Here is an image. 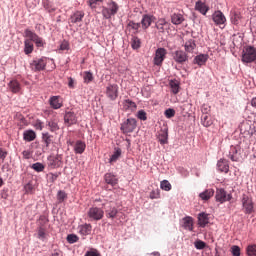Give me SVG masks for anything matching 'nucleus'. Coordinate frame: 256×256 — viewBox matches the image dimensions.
Segmentation results:
<instances>
[{
    "mask_svg": "<svg viewBox=\"0 0 256 256\" xmlns=\"http://www.w3.org/2000/svg\"><path fill=\"white\" fill-rule=\"evenodd\" d=\"M104 181L107 185H111V187H115L119 184V178L113 172H107L104 175Z\"/></svg>",
    "mask_w": 256,
    "mask_h": 256,
    "instance_id": "f3484780",
    "label": "nucleus"
},
{
    "mask_svg": "<svg viewBox=\"0 0 256 256\" xmlns=\"http://www.w3.org/2000/svg\"><path fill=\"white\" fill-rule=\"evenodd\" d=\"M121 154H122L121 148L119 147L114 148V152L109 158L108 163H110V165H113V163H117V161H119V158L121 157Z\"/></svg>",
    "mask_w": 256,
    "mask_h": 256,
    "instance_id": "e433bc0d",
    "label": "nucleus"
},
{
    "mask_svg": "<svg viewBox=\"0 0 256 256\" xmlns=\"http://www.w3.org/2000/svg\"><path fill=\"white\" fill-rule=\"evenodd\" d=\"M48 177H49L50 183H55V181H57V179H59V177H61V172L49 173Z\"/></svg>",
    "mask_w": 256,
    "mask_h": 256,
    "instance_id": "4d7b16f0",
    "label": "nucleus"
},
{
    "mask_svg": "<svg viewBox=\"0 0 256 256\" xmlns=\"http://www.w3.org/2000/svg\"><path fill=\"white\" fill-rule=\"evenodd\" d=\"M172 57L175 63H178V65H184L186 61H189V56L187 55V52L183 50H176L175 52H173Z\"/></svg>",
    "mask_w": 256,
    "mask_h": 256,
    "instance_id": "ddd939ff",
    "label": "nucleus"
},
{
    "mask_svg": "<svg viewBox=\"0 0 256 256\" xmlns=\"http://www.w3.org/2000/svg\"><path fill=\"white\" fill-rule=\"evenodd\" d=\"M213 195H215V190L213 188H210L200 193L199 197L202 201H209V199H211Z\"/></svg>",
    "mask_w": 256,
    "mask_h": 256,
    "instance_id": "58836bf2",
    "label": "nucleus"
},
{
    "mask_svg": "<svg viewBox=\"0 0 256 256\" xmlns=\"http://www.w3.org/2000/svg\"><path fill=\"white\" fill-rule=\"evenodd\" d=\"M48 103L51 109H61L63 107V98L61 96H51Z\"/></svg>",
    "mask_w": 256,
    "mask_h": 256,
    "instance_id": "dca6fc26",
    "label": "nucleus"
},
{
    "mask_svg": "<svg viewBox=\"0 0 256 256\" xmlns=\"http://www.w3.org/2000/svg\"><path fill=\"white\" fill-rule=\"evenodd\" d=\"M227 191L224 188H217L215 199L217 203H227Z\"/></svg>",
    "mask_w": 256,
    "mask_h": 256,
    "instance_id": "412c9836",
    "label": "nucleus"
},
{
    "mask_svg": "<svg viewBox=\"0 0 256 256\" xmlns=\"http://www.w3.org/2000/svg\"><path fill=\"white\" fill-rule=\"evenodd\" d=\"M118 11H119V5L117 4V2L111 1L110 3H108V8L107 7L102 8V15L104 19H111L113 15H117Z\"/></svg>",
    "mask_w": 256,
    "mask_h": 256,
    "instance_id": "6e6552de",
    "label": "nucleus"
},
{
    "mask_svg": "<svg viewBox=\"0 0 256 256\" xmlns=\"http://www.w3.org/2000/svg\"><path fill=\"white\" fill-rule=\"evenodd\" d=\"M37 139V133L33 129H28L23 132V140L27 143L35 141Z\"/></svg>",
    "mask_w": 256,
    "mask_h": 256,
    "instance_id": "7c9ffc66",
    "label": "nucleus"
},
{
    "mask_svg": "<svg viewBox=\"0 0 256 256\" xmlns=\"http://www.w3.org/2000/svg\"><path fill=\"white\" fill-rule=\"evenodd\" d=\"M83 79L84 83L89 85V83H93V79H95V77H93V73L91 71H85Z\"/></svg>",
    "mask_w": 256,
    "mask_h": 256,
    "instance_id": "8fccbe9b",
    "label": "nucleus"
},
{
    "mask_svg": "<svg viewBox=\"0 0 256 256\" xmlns=\"http://www.w3.org/2000/svg\"><path fill=\"white\" fill-rule=\"evenodd\" d=\"M209 61L208 54H199L194 57L193 63L194 65H198L199 67H203Z\"/></svg>",
    "mask_w": 256,
    "mask_h": 256,
    "instance_id": "bb28decb",
    "label": "nucleus"
},
{
    "mask_svg": "<svg viewBox=\"0 0 256 256\" xmlns=\"http://www.w3.org/2000/svg\"><path fill=\"white\" fill-rule=\"evenodd\" d=\"M130 45L133 51L141 49V38H138L136 34L131 35Z\"/></svg>",
    "mask_w": 256,
    "mask_h": 256,
    "instance_id": "c9c22d12",
    "label": "nucleus"
},
{
    "mask_svg": "<svg viewBox=\"0 0 256 256\" xmlns=\"http://www.w3.org/2000/svg\"><path fill=\"white\" fill-rule=\"evenodd\" d=\"M198 225L202 229H205L209 225V214L201 212L198 214Z\"/></svg>",
    "mask_w": 256,
    "mask_h": 256,
    "instance_id": "a878e982",
    "label": "nucleus"
},
{
    "mask_svg": "<svg viewBox=\"0 0 256 256\" xmlns=\"http://www.w3.org/2000/svg\"><path fill=\"white\" fill-rule=\"evenodd\" d=\"M241 12L233 11L230 13V21L232 25H239V21H241Z\"/></svg>",
    "mask_w": 256,
    "mask_h": 256,
    "instance_id": "79ce46f5",
    "label": "nucleus"
},
{
    "mask_svg": "<svg viewBox=\"0 0 256 256\" xmlns=\"http://www.w3.org/2000/svg\"><path fill=\"white\" fill-rule=\"evenodd\" d=\"M49 224V217L45 215H40L39 219L36 221V233L37 239L40 241H47L49 237V232L47 231V225Z\"/></svg>",
    "mask_w": 256,
    "mask_h": 256,
    "instance_id": "f257e3e1",
    "label": "nucleus"
},
{
    "mask_svg": "<svg viewBox=\"0 0 256 256\" xmlns=\"http://www.w3.org/2000/svg\"><path fill=\"white\" fill-rule=\"evenodd\" d=\"M75 85H77V81L73 79V77H68V87L69 89H75Z\"/></svg>",
    "mask_w": 256,
    "mask_h": 256,
    "instance_id": "774afa93",
    "label": "nucleus"
},
{
    "mask_svg": "<svg viewBox=\"0 0 256 256\" xmlns=\"http://www.w3.org/2000/svg\"><path fill=\"white\" fill-rule=\"evenodd\" d=\"M24 192L25 195H35V185H33L32 181L24 185Z\"/></svg>",
    "mask_w": 256,
    "mask_h": 256,
    "instance_id": "de8ad7c7",
    "label": "nucleus"
},
{
    "mask_svg": "<svg viewBox=\"0 0 256 256\" xmlns=\"http://www.w3.org/2000/svg\"><path fill=\"white\" fill-rule=\"evenodd\" d=\"M123 109H124V111L137 109V104L135 102H133V100H131V99H126L123 101Z\"/></svg>",
    "mask_w": 256,
    "mask_h": 256,
    "instance_id": "37998d69",
    "label": "nucleus"
},
{
    "mask_svg": "<svg viewBox=\"0 0 256 256\" xmlns=\"http://www.w3.org/2000/svg\"><path fill=\"white\" fill-rule=\"evenodd\" d=\"M8 88L10 89L11 93H14V94L21 93V83L17 79H12L8 83Z\"/></svg>",
    "mask_w": 256,
    "mask_h": 256,
    "instance_id": "c85d7f7f",
    "label": "nucleus"
},
{
    "mask_svg": "<svg viewBox=\"0 0 256 256\" xmlns=\"http://www.w3.org/2000/svg\"><path fill=\"white\" fill-rule=\"evenodd\" d=\"M66 240L67 243L73 245V243H77L79 241V236H77V234H68Z\"/></svg>",
    "mask_w": 256,
    "mask_h": 256,
    "instance_id": "603ef678",
    "label": "nucleus"
},
{
    "mask_svg": "<svg viewBox=\"0 0 256 256\" xmlns=\"http://www.w3.org/2000/svg\"><path fill=\"white\" fill-rule=\"evenodd\" d=\"M212 20L217 26L225 25V23H227V18L225 17V14L221 12V10L215 11L212 14Z\"/></svg>",
    "mask_w": 256,
    "mask_h": 256,
    "instance_id": "4468645a",
    "label": "nucleus"
},
{
    "mask_svg": "<svg viewBox=\"0 0 256 256\" xmlns=\"http://www.w3.org/2000/svg\"><path fill=\"white\" fill-rule=\"evenodd\" d=\"M160 188L162 189V191H171L172 186H171V183L168 182V180H163L160 183Z\"/></svg>",
    "mask_w": 256,
    "mask_h": 256,
    "instance_id": "6e6d98bb",
    "label": "nucleus"
},
{
    "mask_svg": "<svg viewBox=\"0 0 256 256\" xmlns=\"http://www.w3.org/2000/svg\"><path fill=\"white\" fill-rule=\"evenodd\" d=\"M183 21H185V17L183 16V14H179V13L172 14L171 23L173 25H181Z\"/></svg>",
    "mask_w": 256,
    "mask_h": 256,
    "instance_id": "ea45409f",
    "label": "nucleus"
},
{
    "mask_svg": "<svg viewBox=\"0 0 256 256\" xmlns=\"http://www.w3.org/2000/svg\"><path fill=\"white\" fill-rule=\"evenodd\" d=\"M230 251H231L233 256H241V247H239L237 245H233L230 248Z\"/></svg>",
    "mask_w": 256,
    "mask_h": 256,
    "instance_id": "680f3d73",
    "label": "nucleus"
},
{
    "mask_svg": "<svg viewBox=\"0 0 256 256\" xmlns=\"http://www.w3.org/2000/svg\"><path fill=\"white\" fill-rule=\"evenodd\" d=\"M47 165L49 169H59L63 167V155L51 154L47 157Z\"/></svg>",
    "mask_w": 256,
    "mask_h": 256,
    "instance_id": "0eeeda50",
    "label": "nucleus"
},
{
    "mask_svg": "<svg viewBox=\"0 0 256 256\" xmlns=\"http://www.w3.org/2000/svg\"><path fill=\"white\" fill-rule=\"evenodd\" d=\"M46 127H48V131H50L51 133H57V131L61 129L59 127V122L55 118L46 121Z\"/></svg>",
    "mask_w": 256,
    "mask_h": 256,
    "instance_id": "2f4dec72",
    "label": "nucleus"
},
{
    "mask_svg": "<svg viewBox=\"0 0 256 256\" xmlns=\"http://www.w3.org/2000/svg\"><path fill=\"white\" fill-rule=\"evenodd\" d=\"M93 231V226L91 224L85 223L78 226V233L82 235V237H87V235H91Z\"/></svg>",
    "mask_w": 256,
    "mask_h": 256,
    "instance_id": "4be33fe9",
    "label": "nucleus"
},
{
    "mask_svg": "<svg viewBox=\"0 0 256 256\" xmlns=\"http://www.w3.org/2000/svg\"><path fill=\"white\" fill-rule=\"evenodd\" d=\"M201 124L203 127H211L213 125V119L209 114H202L201 115Z\"/></svg>",
    "mask_w": 256,
    "mask_h": 256,
    "instance_id": "c03bdc74",
    "label": "nucleus"
},
{
    "mask_svg": "<svg viewBox=\"0 0 256 256\" xmlns=\"http://www.w3.org/2000/svg\"><path fill=\"white\" fill-rule=\"evenodd\" d=\"M227 158L232 160L233 162L238 163L241 160V146H230L229 152L227 154Z\"/></svg>",
    "mask_w": 256,
    "mask_h": 256,
    "instance_id": "f8f14e48",
    "label": "nucleus"
},
{
    "mask_svg": "<svg viewBox=\"0 0 256 256\" xmlns=\"http://www.w3.org/2000/svg\"><path fill=\"white\" fill-rule=\"evenodd\" d=\"M44 9H46L48 13H55L57 11V8L53 7V5H51L49 2L44 3Z\"/></svg>",
    "mask_w": 256,
    "mask_h": 256,
    "instance_id": "338daca9",
    "label": "nucleus"
},
{
    "mask_svg": "<svg viewBox=\"0 0 256 256\" xmlns=\"http://www.w3.org/2000/svg\"><path fill=\"white\" fill-rule=\"evenodd\" d=\"M165 25H167V20H165V18H160L156 22L155 27L159 33H165Z\"/></svg>",
    "mask_w": 256,
    "mask_h": 256,
    "instance_id": "a18cd8bd",
    "label": "nucleus"
},
{
    "mask_svg": "<svg viewBox=\"0 0 256 256\" xmlns=\"http://www.w3.org/2000/svg\"><path fill=\"white\" fill-rule=\"evenodd\" d=\"M24 37H26L27 39H32V43L37 49H39V51H43V49L47 47V41H45L43 37L39 36V34L35 33L29 28L24 30Z\"/></svg>",
    "mask_w": 256,
    "mask_h": 256,
    "instance_id": "7ed1b4c3",
    "label": "nucleus"
},
{
    "mask_svg": "<svg viewBox=\"0 0 256 256\" xmlns=\"http://www.w3.org/2000/svg\"><path fill=\"white\" fill-rule=\"evenodd\" d=\"M241 203L245 215H252V213H255V203H253V197L249 196L248 194H242Z\"/></svg>",
    "mask_w": 256,
    "mask_h": 256,
    "instance_id": "20e7f679",
    "label": "nucleus"
},
{
    "mask_svg": "<svg viewBox=\"0 0 256 256\" xmlns=\"http://www.w3.org/2000/svg\"><path fill=\"white\" fill-rule=\"evenodd\" d=\"M217 169L220 173H229V161L227 159L218 160Z\"/></svg>",
    "mask_w": 256,
    "mask_h": 256,
    "instance_id": "473e14b6",
    "label": "nucleus"
},
{
    "mask_svg": "<svg viewBox=\"0 0 256 256\" xmlns=\"http://www.w3.org/2000/svg\"><path fill=\"white\" fill-rule=\"evenodd\" d=\"M118 213H119V210L115 206H110L106 209L107 219H115V217H117Z\"/></svg>",
    "mask_w": 256,
    "mask_h": 256,
    "instance_id": "a19ab883",
    "label": "nucleus"
},
{
    "mask_svg": "<svg viewBox=\"0 0 256 256\" xmlns=\"http://www.w3.org/2000/svg\"><path fill=\"white\" fill-rule=\"evenodd\" d=\"M105 95L110 101H117V98L119 97V85L108 84Z\"/></svg>",
    "mask_w": 256,
    "mask_h": 256,
    "instance_id": "9d476101",
    "label": "nucleus"
},
{
    "mask_svg": "<svg viewBox=\"0 0 256 256\" xmlns=\"http://www.w3.org/2000/svg\"><path fill=\"white\" fill-rule=\"evenodd\" d=\"M140 28H141V23H137L133 20H129L126 25V33L127 31H129V33H131V31H134L132 35H137V33H139Z\"/></svg>",
    "mask_w": 256,
    "mask_h": 256,
    "instance_id": "b1692460",
    "label": "nucleus"
},
{
    "mask_svg": "<svg viewBox=\"0 0 256 256\" xmlns=\"http://www.w3.org/2000/svg\"><path fill=\"white\" fill-rule=\"evenodd\" d=\"M201 113L202 115H209L211 113V106L209 104H203L201 106Z\"/></svg>",
    "mask_w": 256,
    "mask_h": 256,
    "instance_id": "69168bd1",
    "label": "nucleus"
},
{
    "mask_svg": "<svg viewBox=\"0 0 256 256\" xmlns=\"http://www.w3.org/2000/svg\"><path fill=\"white\" fill-rule=\"evenodd\" d=\"M209 5L205 3L204 1L198 0L195 3V11H198L201 13V15H207L209 13Z\"/></svg>",
    "mask_w": 256,
    "mask_h": 256,
    "instance_id": "5701e85b",
    "label": "nucleus"
},
{
    "mask_svg": "<svg viewBox=\"0 0 256 256\" xmlns=\"http://www.w3.org/2000/svg\"><path fill=\"white\" fill-rule=\"evenodd\" d=\"M85 149H87V144H85L83 140H77L74 144V153L76 155H83V153H85Z\"/></svg>",
    "mask_w": 256,
    "mask_h": 256,
    "instance_id": "cd10ccee",
    "label": "nucleus"
},
{
    "mask_svg": "<svg viewBox=\"0 0 256 256\" xmlns=\"http://www.w3.org/2000/svg\"><path fill=\"white\" fill-rule=\"evenodd\" d=\"M169 87L171 89V93H173V95H177L181 90V82L177 79H172L169 81Z\"/></svg>",
    "mask_w": 256,
    "mask_h": 256,
    "instance_id": "f704fd0d",
    "label": "nucleus"
},
{
    "mask_svg": "<svg viewBox=\"0 0 256 256\" xmlns=\"http://www.w3.org/2000/svg\"><path fill=\"white\" fill-rule=\"evenodd\" d=\"M165 118L166 119H173L175 117V109L173 108H168L164 112Z\"/></svg>",
    "mask_w": 256,
    "mask_h": 256,
    "instance_id": "13d9d810",
    "label": "nucleus"
},
{
    "mask_svg": "<svg viewBox=\"0 0 256 256\" xmlns=\"http://www.w3.org/2000/svg\"><path fill=\"white\" fill-rule=\"evenodd\" d=\"M64 122L68 127L77 123V115L73 111H68L64 115Z\"/></svg>",
    "mask_w": 256,
    "mask_h": 256,
    "instance_id": "aec40b11",
    "label": "nucleus"
},
{
    "mask_svg": "<svg viewBox=\"0 0 256 256\" xmlns=\"http://www.w3.org/2000/svg\"><path fill=\"white\" fill-rule=\"evenodd\" d=\"M153 21H155V17L153 15L144 14V15H142L140 25L142 26V29L144 31H147V29H149L151 27Z\"/></svg>",
    "mask_w": 256,
    "mask_h": 256,
    "instance_id": "2eb2a0df",
    "label": "nucleus"
},
{
    "mask_svg": "<svg viewBox=\"0 0 256 256\" xmlns=\"http://www.w3.org/2000/svg\"><path fill=\"white\" fill-rule=\"evenodd\" d=\"M69 49H71V44L64 39L60 44V51H69Z\"/></svg>",
    "mask_w": 256,
    "mask_h": 256,
    "instance_id": "052dcab7",
    "label": "nucleus"
},
{
    "mask_svg": "<svg viewBox=\"0 0 256 256\" xmlns=\"http://www.w3.org/2000/svg\"><path fill=\"white\" fill-rule=\"evenodd\" d=\"M137 129V119L135 118H127L120 124V131L123 135H127L129 133H133Z\"/></svg>",
    "mask_w": 256,
    "mask_h": 256,
    "instance_id": "39448f33",
    "label": "nucleus"
},
{
    "mask_svg": "<svg viewBox=\"0 0 256 256\" xmlns=\"http://www.w3.org/2000/svg\"><path fill=\"white\" fill-rule=\"evenodd\" d=\"M42 143L44 145V149H49V147L53 145V135H51L49 132H43Z\"/></svg>",
    "mask_w": 256,
    "mask_h": 256,
    "instance_id": "c756f323",
    "label": "nucleus"
},
{
    "mask_svg": "<svg viewBox=\"0 0 256 256\" xmlns=\"http://www.w3.org/2000/svg\"><path fill=\"white\" fill-rule=\"evenodd\" d=\"M136 117L140 121H147V112H145V110H139L136 114Z\"/></svg>",
    "mask_w": 256,
    "mask_h": 256,
    "instance_id": "bf43d9fd",
    "label": "nucleus"
},
{
    "mask_svg": "<svg viewBox=\"0 0 256 256\" xmlns=\"http://www.w3.org/2000/svg\"><path fill=\"white\" fill-rule=\"evenodd\" d=\"M35 51V44L33 43L32 38H27L24 40V53L26 55H31Z\"/></svg>",
    "mask_w": 256,
    "mask_h": 256,
    "instance_id": "393cba45",
    "label": "nucleus"
},
{
    "mask_svg": "<svg viewBox=\"0 0 256 256\" xmlns=\"http://www.w3.org/2000/svg\"><path fill=\"white\" fill-rule=\"evenodd\" d=\"M33 127L34 129H36V131H43L44 127H45V123H43V121L36 119L33 122Z\"/></svg>",
    "mask_w": 256,
    "mask_h": 256,
    "instance_id": "5fc2aeb1",
    "label": "nucleus"
},
{
    "mask_svg": "<svg viewBox=\"0 0 256 256\" xmlns=\"http://www.w3.org/2000/svg\"><path fill=\"white\" fill-rule=\"evenodd\" d=\"M31 169L36 171V173H43L45 171V165L41 162H36L31 165Z\"/></svg>",
    "mask_w": 256,
    "mask_h": 256,
    "instance_id": "09e8293b",
    "label": "nucleus"
},
{
    "mask_svg": "<svg viewBox=\"0 0 256 256\" xmlns=\"http://www.w3.org/2000/svg\"><path fill=\"white\" fill-rule=\"evenodd\" d=\"M242 63H255L256 61V48L255 46H246L242 51Z\"/></svg>",
    "mask_w": 256,
    "mask_h": 256,
    "instance_id": "423d86ee",
    "label": "nucleus"
},
{
    "mask_svg": "<svg viewBox=\"0 0 256 256\" xmlns=\"http://www.w3.org/2000/svg\"><path fill=\"white\" fill-rule=\"evenodd\" d=\"M150 199H161V190H152L150 192Z\"/></svg>",
    "mask_w": 256,
    "mask_h": 256,
    "instance_id": "e2e57ef3",
    "label": "nucleus"
},
{
    "mask_svg": "<svg viewBox=\"0 0 256 256\" xmlns=\"http://www.w3.org/2000/svg\"><path fill=\"white\" fill-rule=\"evenodd\" d=\"M167 58V49L165 48H158L155 51V55L153 58V63L156 67H161L163 65V61Z\"/></svg>",
    "mask_w": 256,
    "mask_h": 256,
    "instance_id": "9b49d317",
    "label": "nucleus"
},
{
    "mask_svg": "<svg viewBox=\"0 0 256 256\" xmlns=\"http://www.w3.org/2000/svg\"><path fill=\"white\" fill-rule=\"evenodd\" d=\"M197 47V43L193 39H189L184 44V49L186 53H193Z\"/></svg>",
    "mask_w": 256,
    "mask_h": 256,
    "instance_id": "4c0bfd02",
    "label": "nucleus"
},
{
    "mask_svg": "<svg viewBox=\"0 0 256 256\" xmlns=\"http://www.w3.org/2000/svg\"><path fill=\"white\" fill-rule=\"evenodd\" d=\"M158 141L160 145H168L169 144V128L165 127L160 130L158 134Z\"/></svg>",
    "mask_w": 256,
    "mask_h": 256,
    "instance_id": "6ab92c4d",
    "label": "nucleus"
},
{
    "mask_svg": "<svg viewBox=\"0 0 256 256\" xmlns=\"http://www.w3.org/2000/svg\"><path fill=\"white\" fill-rule=\"evenodd\" d=\"M57 204L65 203L67 201V193L64 190H59L56 195Z\"/></svg>",
    "mask_w": 256,
    "mask_h": 256,
    "instance_id": "49530a36",
    "label": "nucleus"
},
{
    "mask_svg": "<svg viewBox=\"0 0 256 256\" xmlns=\"http://www.w3.org/2000/svg\"><path fill=\"white\" fill-rule=\"evenodd\" d=\"M87 215L90 221H101L105 216V212L99 207H91L89 208Z\"/></svg>",
    "mask_w": 256,
    "mask_h": 256,
    "instance_id": "1a4fd4ad",
    "label": "nucleus"
},
{
    "mask_svg": "<svg viewBox=\"0 0 256 256\" xmlns=\"http://www.w3.org/2000/svg\"><path fill=\"white\" fill-rule=\"evenodd\" d=\"M194 245L198 250H203L207 247V243H205L203 240H197Z\"/></svg>",
    "mask_w": 256,
    "mask_h": 256,
    "instance_id": "0e129e2a",
    "label": "nucleus"
},
{
    "mask_svg": "<svg viewBox=\"0 0 256 256\" xmlns=\"http://www.w3.org/2000/svg\"><path fill=\"white\" fill-rule=\"evenodd\" d=\"M246 255L247 256H256V244H249L246 247Z\"/></svg>",
    "mask_w": 256,
    "mask_h": 256,
    "instance_id": "3c124183",
    "label": "nucleus"
},
{
    "mask_svg": "<svg viewBox=\"0 0 256 256\" xmlns=\"http://www.w3.org/2000/svg\"><path fill=\"white\" fill-rule=\"evenodd\" d=\"M99 3H103V0H87V5L92 9V11L97 9V5H99Z\"/></svg>",
    "mask_w": 256,
    "mask_h": 256,
    "instance_id": "864d4df0",
    "label": "nucleus"
},
{
    "mask_svg": "<svg viewBox=\"0 0 256 256\" xmlns=\"http://www.w3.org/2000/svg\"><path fill=\"white\" fill-rule=\"evenodd\" d=\"M182 227L185 229V231H191L193 232L195 229V222L193 220V217L186 216L182 218Z\"/></svg>",
    "mask_w": 256,
    "mask_h": 256,
    "instance_id": "a211bd4d",
    "label": "nucleus"
},
{
    "mask_svg": "<svg viewBox=\"0 0 256 256\" xmlns=\"http://www.w3.org/2000/svg\"><path fill=\"white\" fill-rule=\"evenodd\" d=\"M49 61H53V59L47 56L36 57L29 64L30 70L33 73H41V71L47 69V63H49Z\"/></svg>",
    "mask_w": 256,
    "mask_h": 256,
    "instance_id": "f03ea898",
    "label": "nucleus"
},
{
    "mask_svg": "<svg viewBox=\"0 0 256 256\" xmlns=\"http://www.w3.org/2000/svg\"><path fill=\"white\" fill-rule=\"evenodd\" d=\"M85 17V12L83 11H76L70 16V23H81L83 21V18Z\"/></svg>",
    "mask_w": 256,
    "mask_h": 256,
    "instance_id": "72a5a7b5",
    "label": "nucleus"
}]
</instances>
